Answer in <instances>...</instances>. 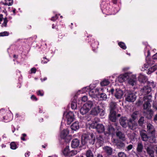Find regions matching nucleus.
<instances>
[{
  "mask_svg": "<svg viewBox=\"0 0 157 157\" xmlns=\"http://www.w3.org/2000/svg\"><path fill=\"white\" fill-rule=\"evenodd\" d=\"M117 146L118 148L120 149L124 147L125 144L122 142H119L117 144Z\"/></svg>",
  "mask_w": 157,
  "mask_h": 157,
  "instance_id": "2f4dec72",
  "label": "nucleus"
},
{
  "mask_svg": "<svg viewBox=\"0 0 157 157\" xmlns=\"http://www.w3.org/2000/svg\"><path fill=\"white\" fill-rule=\"evenodd\" d=\"M116 102H111L110 104V111H114L116 108Z\"/></svg>",
  "mask_w": 157,
  "mask_h": 157,
  "instance_id": "c756f323",
  "label": "nucleus"
},
{
  "mask_svg": "<svg viewBox=\"0 0 157 157\" xmlns=\"http://www.w3.org/2000/svg\"><path fill=\"white\" fill-rule=\"evenodd\" d=\"M100 98L104 100H105L107 99V95L104 93L101 94L100 95Z\"/></svg>",
  "mask_w": 157,
  "mask_h": 157,
  "instance_id": "ea45409f",
  "label": "nucleus"
},
{
  "mask_svg": "<svg viewBox=\"0 0 157 157\" xmlns=\"http://www.w3.org/2000/svg\"><path fill=\"white\" fill-rule=\"evenodd\" d=\"M117 136L119 137V139L123 141H125V135L122 132L118 131L116 133Z\"/></svg>",
  "mask_w": 157,
  "mask_h": 157,
  "instance_id": "b1692460",
  "label": "nucleus"
},
{
  "mask_svg": "<svg viewBox=\"0 0 157 157\" xmlns=\"http://www.w3.org/2000/svg\"><path fill=\"white\" fill-rule=\"evenodd\" d=\"M86 156L87 157H94L93 154L90 150H89L86 151Z\"/></svg>",
  "mask_w": 157,
  "mask_h": 157,
  "instance_id": "f704fd0d",
  "label": "nucleus"
},
{
  "mask_svg": "<svg viewBox=\"0 0 157 157\" xmlns=\"http://www.w3.org/2000/svg\"><path fill=\"white\" fill-rule=\"evenodd\" d=\"M128 82L129 85L133 86L136 84V78L135 75L129 73Z\"/></svg>",
  "mask_w": 157,
  "mask_h": 157,
  "instance_id": "39448f33",
  "label": "nucleus"
},
{
  "mask_svg": "<svg viewBox=\"0 0 157 157\" xmlns=\"http://www.w3.org/2000/svg\"><path fill=\"white\" fill-rule=\"evenodd\" d=\"M153 58L154 59H157V53L153 56Z\"/></svg>",
  "mask_w": 157,
  "mask_h": 157,
  "instance_id": "4d7b16f0",
  "label": "nucleus"
},
{
  "mask_svg": "<svg viewBox=\"0 0 157 157\" xmlns=\"http://www.w3.org/2000/svg\"><path fill=\"white\" fill-rule=\"evenodd\" d=\"M117 115L115 111H110L109 118L113 122H115L116 120Z\"/></svg>",
  "mask_w": 157,
  "mask_h": 157,
  "instance_id": "f3484780",
  "label": "nucleus"
},
{
  "mask_svg": "<svg viewBox=\"0 0 157 157\" xmlns=\"http://www.w3.org/2000/svg\"><path fill=\"white\" fill-rule=\"evenodd\" d=\"M132 147H133L132 145L131 144H130V145H129L127 147V150L128 151H129V150H131L132 148Z\"/></svg>",
  "mask_w": 157,
  "mask_h": 157,
  "instance_id": "3c124183",
  "label": "nucleus"
},
{
  "mask_svg": "<svg viewBox=\"0 0 157 157\" xmlns=\"http://www.w3.org/2000/svg\"><path fill=\"white\" fill-rule=\"evenodd\" d=\"M80 143V141L78 139H74L71 141V146L73 148H77L79 146Z\"/></svg>",
  "mask_w": 157,
  "mask_h": 157,
  "instance_id": "a211bd4d",
  "label": "nucleus"
},
{
  "mask_svg": "<svg viewBox=\"0 0 157 157\" xmlns=\"http://www.w3.org/2000/svg\"><path fill=\"white\" fill-rule=\"evenodd\" d=\"M147 151L151 157H154V151L150 147H148L147 149Z\"/></svg>",
  "mask_w": 157,
  "mask_h": 157,
  "instance_id": "473e14b6",
  "label": "nucleus"
},
{
  "mask_svg": "<svg viewBox=\"0 0 157 157\" xmlns=\"http://www.w3.org/2000/svg\"><path fill=\"white\" fill-rule=\"evenodd\" d=\"M118 45L121 48L124 49H125L126 48V46L125 44L123 42H120L118 43Z\"/></svg>",
  "mask_w": 157,
  "mask_h": 157,
  "instance_id": "c9c22d12",
  "label": "nucleus"
},
{
  "mask_svg": "<svg viewBox=\"0 0 157 157\" xmlns=\"http://www.w3.org/2000/svg\"><path fill=\"white\" fill-rule=\"evenodd\" d=\"M71 127L72 130L75 131L78 129L79 128V125L78 122L76 121L73 123L71 126Z\"/></svg>",
  "mask_w": 157,
  "mask_h": 157,
  "instance_id": "5701e85b",
  "label": "nucleus"
},
{
  "mask_svg": "<svg viewBox=\"0 0 157 157\" xmlns=\"http://www.w3.org/2000/svg\"><path fill=\"white\" fill-rule=\"evenodd\" d=\"M136 96L135 93L130 92L127 94L126 100L128 102H133L136 100Z\"/></svg>",
  "mask_w": 157,
  "mask_h": 157,
  "instance_id": "6e6552de",
  "label": "nucleus"
},
{
  "mask_svg": "<svg viewBox=\"0 0 157 157\" xmlns=\"http://www.w3.org/2000/svg\"><path fill=\"white\" fill-rule=\"evenodd\" d=\"M8 22V20H7V19L6 18H5L4 19V21L3 23L2 24V26H5V27H6L7 26V24Z\"/></svg>",
  "mask_w": 157,
  "mask_h": 157,
  "instance_id": "49530a36",
  "label": "nucleus"
},
{
  "mask_svg": "<svg viewBox=\"0 0 157 157\" xmlns=\"http://www.w3.org/2000/svg\"><path fill=\"white\" fill-rule=\"evenodd\" d=\"M138 79L141 82H144L146 81V78L144 75L140 74L138 77Z\"/></svg>",
  "mask_w": 157,
  "mask_h": 157,
  "instance_id": "cd10ccee",
  "label": "nucleus"
},
{
  "mask_svg": "<svg viewBox=\"0 0 157 157\" xmlns=\"http://www.w3.org/2000/svg\"><path fill=\"white\" fill-rule=\"evenodd\" d=\"M143 103V102L140 100H139L137 103V105H141Z\"/></svg>",
  "mask_w": 157,
  "mask_h": 157,
  "instance_id": "13d9d810",
  "label": "nucleus"
},
{
  "mask_svg": "<svg viewBox=\"0 0 157 157\" xmlns=\"http://www.w3.org/2000/svg\"><path fill=\"white\" fill-rule=\"evenodd\" d=\"M113 2L114 4H116L117 2L116 0H113Z\"/></svg>",
  "mask_w": 157,
  "mask_h": 157,
  "instance_id": "69168bd1",
  "label": "nucleus"
},
{
  "mask_svg": "<svg viewBox=\"0 0 157 157\" xmlns=\"http://www.w3.org/2000/svg\"><path fill=\"white\" fill-rule=\"evenodd\" d=\"M129 124H128V127L130 129L132 130L136 129L137 127V124L134 121H132L131 119H129Z\"/></svg>",
  "mask_w": 157,
  "mask_h": 157,
  "instance_id": "2eb2a0df",
  "label": "nucleus"
},
{
  "mask_svg": "<svg viewBox=\"0 0 157 157\" xmlns=\"http://www.w3.org/2000/svg\"><path fill=\"white\" fill-rule=\"evenodd\" d=\"M1 146L2 148H3L4 147H6V145L4 144H2Z\"/></svg>",
  "mask_w": 157,
  "mask_h": 157,
  "instance_id": "680f3d73",
  "label": "nucleus"
},
{
  "mask_svg": "<svg viewBox=\"0 0 157 157\" xmlns=\"http://www.w3.org/2000/svg\"><path fill=\"white\" fill-rule=\"evenodd\" d=\"M147 53H148L147 56H149L150 55V53L149 50H147Z\"/></svg>",
  "mask_w": 157,
  "mask_h": 157,
  "instance_id": "338daca9",
  "label": "nucleus"
},
{
  "mask_svg": "<svg viewBox=\"0 0 157 157\" xmlns=\"http://www.w3.org/2000/svg\"><path fill=\"white\" fill-rule=\"evenodd\" d=\"M30 153L29 152H28L25 153V157H28L29 156Z\"/></svg>",
  "mask_w": 157,
  "mask_h": 157,
  "instance_id": "6e6d98bb",
  "label": "nucleus"
},
{
  "mask_svg": "<svg viewBox=\"0 0 157 157\" xmlns=\"http://www.w3.org/2000/svg\"><path fill=\"white\" fill-rule=\"evenodd\" d=\"M105 134L108 135H114L115 133V130L114 128L111 126H108L106 131L105 132Z\"/></svg>",
  "mask_w": 157,
  "mask_h": 157,
  "instance_id": "4468645a",
  "label": "nucleus"
},
{
  "mask_svg": "<svg viewBox=\"0 0 157 157\" xmlns=\"http://www.w3.org/2000/svg\"><path fill=\"white\" fill-rule=\"evenodd\" d=\"M74 118V113L71 111L68 112L66 115V118L67 120V123L70 124L73 121Z\"/></svg>",
  "mask_w": 157,
  "mask_h": 157,
  "instance_id": "1a4fd4ad",
  "label": "nucleus"
},
{
  "mask_svg": "<svg viewBox=\"0 0 157 157\" xmlns=\"http://www.w3.org/2000/svg\"><path fill=\"white\" fill-rule=\"evenodd\" d=\"M97 157H103V156L99 154H98Z\"/></svg>",
  "mask_w": 157,
  "mask_h": 157,
  "instance_id": "0e129e2a",
  "label": "nucleus"
},
{
  "mask_svg": "<svg viewBox=\"0 0 157 157\" xmlns=\"http://www.w3.org/2000/svg\"><path fill=\"white\" fill-rule=\"evenodd\" d=\"M69 131L67 129L63 130L61 132V137L65 140L66 142L69 141L71 138L70 136L68 135Z\"/></svg>",
  "mask_w": 157,
  "mask_h": 157,
  "instance_id": "0eeeda50",
  "label": "nucleus"
},
{
  "mask_svg": "<svg viewBox=\"0 0 157 157\" xmlns=\"http://www.w3.org/2000/svg\"><path fill=\"white\" fill-rule=\"evenodd\" d=\"M121 125L124 128H126L129 124V120L125 117H121L120 120Z\"/></svg>",
  "mask_w": 157,
  "mask_h": 157,
  "instance_id": "9d476101",
  "label": "nucleus"
},
{
  "mask_svg": "<svg viewBox=\"0 0 157 157\" xmlns=\"http://www.w3.org/2000/svg\"><path fill=\"white\" fill-rule=\"evenodd\" d=\"M9 33L7 31H4L0 33V36H8L9 35Z\"/></svg>",
  "mask_w": 157,
  "mask_h": 157,
  "instance_id": "37998d69",
  "label": "nucleus"
},
{
  "mask_svg": "<svg viewBox=\"0 0 157 157\" xmlns=\"http://www.w3.org/2000/svg\"><path fill=\"white\" fill-rule=\"evenodd\" d=\"M147 128L148 133L151 134L152 136L154 135L155 129L153 126L150 124H147Z\"/></svg>",
  "mask_w": 157,
  "mask_h": 157,
  "instance_id": "ddd939ff",
  "label": "nucleus"
},
{
  "mask_svg": "<svg viewBox=\"0 0 157 157\" xmlns=\"http://www.w3.org/2000/svg\"><path fill=\"white\" fill-rule=\"evenodd\" d=\"M31 98L33 100L35 99L36 100H37V99L36 98V97L33 95L31 96Z\"/></svg>",
  "mask_w": 157,
  "mask_h": 157,
  "instance_id": "bf43d9fd",
  "label": "nucleus"
},
{
  "mask_svg": "<svg viewBox=\"0 0 157 157\" xmlns=\"http://www.w3.org/2000/svg\"><path fill=\"white\" fill-rule=\"evenodd\" d=\"M152 97L150 95L144 97L143 99L144 103L143 105L144 109L147 111V113H150V117H151L152 112L151 111L149 110V108L151 106L150 102L151 101Z\"/></svg>",
  "mask_w": 157,
  "mask_h": 157,
  "instance_id": "f03ea898",
  "label": "nucleus"
},
{
  "mask_svg": "<svg viewBox=\"0 0 157 157\" xmlns=\"http://www.w3.org/2000/svg\"><path fill=\"white\" fill-rule=\"evenodd\" d=\"M157 69V64L155 65L149 69V71L153 72Z\"/></svg>",
  "mask_w": 157,
  "mask_h": 157,
  "instance_id": "e433bc0d",
  "label": "nucleus"
},
{
  "mask_svg": "<svg viewBox=\"0 0 157 157\" xmlns=\"http://www.w3.org/2000/svg\"><path fill=\"white\" fill-rule=\"evenodd\" d=\"M88 140H89V142L93 144L95 140V136L92 133L89 134V136L83 135L82 136V143L84 144L87 142Z\"/></svg>",
  "mask_w": 157,
  "mask_h": 157,
  "instance_id": "7ed1b4c3",
  "label": "nucleus"
},
{
  "mask_svg": "<svg viewBox=\"0 0 157 157\" xmlns=\"http://www.w3.org/2000/svg\"><path fill=\"white\" fill-rule=\"evenodd\" d=\"M99 113L101 116H103L105 113L104 110L102 109H100L99 106H96L94 107L91 110V113L94 115H97Z\"/></svg>",
  "mask_w": 157,
  "mask_h": 157,
  "instance_id": "423d86ee",
  "label": "nucleus"
},
{
  "mask_svg": "<svg viewBox=\"0 0 157 157\" xmlns=\"http://www.w3.org/2000/svg\"><path fill=\"white\" fill-rule=\"evenodd\" d=\"M10 148L12 149H15L17 148V146L14 142H12L10 144Z\"/></svg>",
  "mask_w": 157,
  "mask_h": 157,
  "instance_id": "79ce46f5",
  "label": "nucleus"
},
{
  "mask_svg": "<svg viewBox=\"0 0 157 157\" xmlns=\"http://www.w3.org/2000/svg\"><path fill=\"white\" fill-rule=\"evenodd\" d=\"M151 90V87L148 86H145L144 87L143 89L141 90V92L142 93V94H148Z\"/></svg>",
  "mask_w": 157,
  "mask_h": 157,
  "instance_id": "aec40b11",
  "label": "nucleus"
},
{
  "mask_svg": "<svg viewBox=\"0 0 157 157\" xmlns=\"http://www.w3.org/2000/svg\"><path fill=\"white\" fill-rule=\"evenodd\" d=\"M129 73H125L120 75L117 78V80L120 82L125 81L128 78Z\"/></svg>",
  "mask_w": 157,
  "mask_h": 157,
  "instance_id": "f8f14e48",
  "label": "nucleus"
},
{
  "mask_svg": "<svg viewBox=\"0 0 157 157\" xmlns=\"http://www.w3.org/2000/svg\"><path fill=\"white\" fill-rule=\"evenodd\" d=\"M114 89L112 88V89H111L109 91V92H110L112 94L113 93V92H114Z\"/></svg>",
  "mask_w": 157,
  "mask_h": 157,
  "instance_id": "052dcab7",
  "label": "nucleus"
},
{
  "mask_svg": "<svg viewBox=\"0 0 157 157\" xmlns=\"http://www.w3.org/2000/svg\"><path fill=\"white\" fill-rule=\"evenodd\" d=\"M143 145L142 143L139 142L138 144L136 149L138 152H142L143 149Z\"/></svg>",
  "mask_w": 157,
  "mask_h": 157,
  "instance_id": "393cba45",
  "label": "nucleus"
},
{
  "mask_svg": "<svg viewBox=\"0 0 157 157\" xmlns=\"http://www.w3.org/2000/svg\"><path fill=\"white\" fill-rule=\"evenodd\" d=\"M123 95V91L120 89H117L114 94L115 97L117 99H120L122 98Z\"/></svg>",
  "mask_w": 157,
  "mask_h": 157,
  "instance_id": "dca6fc26",
  "label": "nucleus"
},
{
  "mask_svg": "<svg viewBox=\"0 0 157 157\" xmlns=\"http://www.w3.org/2000/svg\"><path fill=\"white\" fill-rule=\"evenodd\" d=\"M149 85L151 87H152L153 88H154L155 87V84L153 82H152L150 83L149 84Z\"/></svg>",
  "mask_w": 157,
  "mask_h": 157,
  "instance_id": "8fccbe9b",
  "label": "nucleus"
},
{
  "mask_svg": "<svg viewBox=\"0 0 157 157\" xmlns=\"http://www.w3.org/2000/svg\"><path fill=\"white\" fill-rule=\"evenodd\" d=\"M37 94L38 95H40V96H43L44 95L43 93H42L41 92V91L40 90H38L37 91Z\"/></svg>",
  "mask_w": 157,
  "mask_h": 157,
  "instance_id": "09e8293b",
  "label": "nucleus"
},
{
  "mask_svg": "<svg viewBox=\"0 0 157 157\" xmlns=\"http://www.w3.org/2000/svg\"><path fill=\"white\" fill-rule=\"evenodd\" d=\"M49 61V60L47 59L46 57H44L43 59L41 61V63L43 64L46 63Z\"/></svg>",
  "mask_w": 157,
  "mask_h": 157,
  "instance_id": "a18cd8bd",
  "label": "nucleus"
},
{
  "mask_svg": "<svg viewBox=\"0 0 157 157\" xmlns=\"http://www.w3.org/2000/svg\"><path fill=\"white\" fill-rule=\"evenodd\" d=\"M25 137H21V139L22 140H23V141H25V138H24Z\"/></svg>",
  "mask_w": 157,
  "mask_h": 157,
  "instance_id": "e2e57ef3",
  "label": "nucleus"
},
{
  "mask_svg": "<svg viewBox=\"0 0 157 157\" xmlns=\"http://www.w3.org/2000/svg\"><path fill=\"white\" fill-rule=\"evenodd\" d=\"M103 150L104 152L108 155H110L112 153L113 149L111 147L108 146H104L103 148Z\"/></svg>",
  "mask_w": 157,
  "mask_h": 157,
  "instance_id": "6ab92c4d",
  "label": "nucleus"
},
{
  "mask_svg": "<svg viewBox=\"0 0 157 157\" xmlns=\"http://www.w3.org/2000/svg\"><path fill=\"white\" fill-rule=\"evenodd\" d=\"M140 135L143 141H146L148 139V137L145 131L142 130L140 132Z\"/></svg>",
  "mask_w": 157,
  "mask_h": 157,
  "instance_id": "412c9836",
  "label": "nucleus"
},
{
  "mask_svg": "<svg viewBox=\"0 0 157 157\" xmlns=\"http://www.w3.org/2000/svg\"><path fill=\"white\" fill-rule=\"evenodd\" d=\"M78 152V151L76 150H73L71 151L70 154L71 155V156H74L76 155L77 153Z\"/></svg>",
  "mask_w": 157,
  "mask_h": 157,
  "instance_id": "c03bdc74",
  "label": "nucleus"
},
{
  "mask_svg": "<svg viewBox=\"0 0 157 157\" xmlns=\"http://www.w3.org/2000/svg\"><path fill=\"white\" fill-rule=\"evenodd\" d=\"M58 18V17L57 16V15H56V16L54 17H53L51 18V20L53 21H55Z\"/></svg>",
  "mask_w": 157,
  "mask_h": 157,
  "instance_id": "864d4df0",
  "label": "nucleus"
},
{
  "mask_svg": "<svg viewBox=\"0 0 157 157\" xmlns=\"http://www.w3.org/2000/svg\"><path fill=\"white\" fill-rule=\"evenodd\" d=\"M94 105H96V102L88 101L85 103L81 108L80 112L82 115L87 114L89 111L92 107Z\"/></svg>",
  "mask_w": 157,
  "mask_h": 157,
  "instance_id": "f257e3e1",
  "label": "nucleus"
},
{
  "mask_svg": "<svg viewBox=\"0 0 157 157\" xmlns=\"http://www.w3.org/2000/svg\"><path fill=\"white\" fill-rule=\"evenodd\" d=\"M118 157H128L123 152H120L118 154Z\"/></svg>",
  "mask_w": 157,
  "mask_h": 157,
  "instance_id": "a19ab883",
  "label": "nucleus"
},
{
  "mask_svg": "<svg viewBox=\"0 0 157 157\" xmlns=\"http://www.w3.org/2000/svg\"><path fill=\"white\" fill-rule=\"evenodd\" d=\"M22 135L23 137H25L26 136V135L25 133L22 134Z\"/></svg>",
  "mask_w": 157,
  "mask_h": 157,
  "instance_id": "774afa93",
  "label": "nucleus"
},
{
  "mask_svg": "<svg viewBox=\"0 0 157 157\" xmlns=\"http://www.w3.org/2000/svg\"><path fill=\"white\" fill-rule=\"evenodd\" d=\"M88 98L86 96H84L82 98V101L84 102H85L87 100Z\"/></svg>",
  "mask_w": 157,
  "mask_h": 157,
  "instance_id": "de8ad7c7",
  "label": "nucleus"
},
{
  "mask_svg": "<svg viewBox=\"0 0 157 157\" xmlns=\"http://www.w3.org/2000/svg\"><path fill=\"white\" fill-rule=\"evenodd\" d=\"M93 128H95L99 133L103 132L104 131V126L101 124H98L97 122L92 123L91 125Z\"/></svg>",
  "mask_w": 157,
  "mask_h": 157,
  "instance_id": "20e7f679",
  "label": "nucleus"
},
{
  "mask_svg": "<svg viewBox=\"0 0 157 157\" xmlns=\"http://www.w3.org/2000/svg\"><path fill=\"white\" fill-rule=\"evenodd\" d=\"M144 119L143 117H141L138 121V123L139 125L141 126L144 123Z\"/></svg>",
  "mask_w": 157,
  "mask_h": 157,
  "instance_id": "58836bf2",
  "label": "nucleus"
},
{
  "mask_svg": "<svg viewBox=\"0 0 157 157\" xmlns=\"http://www.w3.org/2000/svg\"><path fill=\"white\" fill-rule=\"evenodd\" d=\"M139 114V112L138 111H136L134 112L132 115V117L133 119V121H134L137 117V115Z\"/></svg>",
  "mask_w": 157,
  "mask_h": 157,
  "instance_id": "72a5a7b5",
  "label": "nucleus"
},
{
  "mask_svg": "<svg viewBox=\"0 0 157 157\" xmlns=\"http://www.w3.org/2000/svg\"><path fill=\"white\" fill-rule=\"evenodd\" d=\"M154 121L157 124V114H156L154 117Z\"/></svg>",
  "mask_w": 157,
  "mask_h": 157,
  "instance_id": "5fc2aeb1",
  "label": "nucleus"
},
{
  "mask_svg": "<svg viewBox=\"0 0 157 157\" xmlns=\"http://www.w3.org/2000/svg\"><path fill=\"white\" fill-rule=\"evenodd\" d=\"M36 70L35 68H33L31 69V73H36Z\"/></svg>",
  "mask_w": 157,
  "mask_h": 157,
  "instance_id": "603ef678",
  "label": "nucleus"
},
{
  "mask_svg": "<svg viewBox=\"0 0 157 157\" xmlns=\"http://www.w3.org/2000/svg\"><path fill=\"white\" fill-rule=\"evenodd\" d=\"M97 140L98 142L100 143H102L103 142V139L102 136H98L97 137Z\"/></svg>",
  "mask_w": 157,
  "mask_h": 157,
  "instance_id": "4c0bfd02",
  "label": "nucleus"
},
{
  "mask_svg": "<svg viewBox=\"0 0 157 157\" xmlns=\"http://www.w3.org/2000/svg\"><path fill=\"white\" fill-rule=\"evenodd\" d=\"M110 83V81L107 79H104L100 82L101 86H105L108 85Z\"/></svg>",
  "mask_w": 157,
  "mask_h": 157,
  "instance_id": "a878e982",
  "label": "nucleus"
},
{
  "mask_svg": "<svg viewBox=\"0 0 157 157\" xmlns=\"http://www.w3.org/2000/svg\"><path fill=\"white\" fill-rule=\"evenodd\" d=\"M91 85H90L89 86H86L82 88L81 90H79L81 92V93L82 94L83 93H86L87 92H89L90 88Z\"/></svg>",
  "mask_w": 157,
  "mask_h": 157,
  "instance_id": "c85d7f7f",
  "label": "nucleus"
},
{
  "mask_svg": "<svg viewBox=\"0 0 157 157\" xmlns=\"http://www.w3.org/2000/svg\"><path fill=\"white\" fill-rule=\"evenodd\" d=\"M2 3L4 5L10 6L13 3V0H4Z\"/></svg>",
  "mask_w": 157,
  "mask_h": 157,
  "instance_id": "bb28decb",
  "label": "nucleus"
},
{
  "mask_svg": "<svg viewBox=\"0 0 157 157\" xmlns=\"http://www.w3.org/2000/svg\"><path fill=\"white\" fill-rule=\"evenodd\" d=\"M69 148V146H67L64 149L63 153L64 155L70 157L71 155L70 154L71 151H70Z\"/></svg>",
  "mask_w": 157,
  "mask_h": 157,
  "instance_id": "4be33fe9",
  "label": "nucleus"
},
{
  "mask_svg": "<svg viewBox=\"0 0 157 157\" xmlns=\"http://www.w3.org/2000/svg\"><path fill=\"white\" fill-rule=\"evenodd\" d=\"M99 89L96 88L95 89H90L89 92V95L92 98H95L99 95Z\"/></svg>",
  "mask_w": 157,
  "mask_h": 157,
  "instance_id": "9b49d317",
  "label": "nucleus"
},
{
  "mask_svg": "<svg viewBox=\"0 0 157 157\" xmlns=\"http://www.w3.org/2000/svg\"><path fill=\"white\" fill-rule=\"evenodd\" d=\"M71 108L73 109H76L77 104L76 100H74L73 101H72L71 104Z\"/></svg>",
  "mask_w": 157,
  "mask_h": 157,
  "instance_id": "7c9ffc66",
  "label": "nucleus"
}]
</instances>
